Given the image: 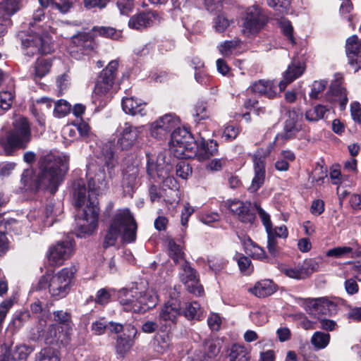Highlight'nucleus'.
I'll use <instances>...</instances> for the list:
<instances>
[{
    "label": "nucleus",
    "instance_id": "42",
    "mask_svg": "<svg viewBox=\"0 0 361 361\" xmlns=\"http://www.w3.org/2000/svg\"><path fill=\"white\" fill-rule=\"evenodd\" d=\"M193 117L196 122L207 119L209 117V111L207 109V104L206 102L199 101L195 104Z\"/></svg>",
    "mask_w": 361,
    "mask_h": 361
},
{
    "label": "nucleus",
    "instance_id": "62",
    "mask_svg": "<svg viewBox=\"0 0 361 361\" xmlns=\"http://www.w3.org/2000/svg\"><path fill=\"white\" fill-rule=\"evenodd\" d=\"M109 0H83V4L87 10H102L104 8Z\"/></svg>",
    "mask_w": 361,
    "mask_h": 361
},
{
    "label": "nucleus",
    "instance_id": "64",
    "mask_svg": "<svg viewBox=\"0 0 361 361\" xmlns=\"http://www.w3.org/2000/svg\"><path fill=\"white\" fill-rule=\"evenodd\" d=\"M238 127L233 124H229L224 128L222 133V137L225 140H232L238 136Z\"/></svg>",
    "mask_w": 361,
    "mask_h": 361
},
{
    "label": "nucleus",
    "instance_id": "43",
    "mask_svg": "<svg viewBox=\"0 0 361 361\" xmlns=\"http://www.w3.org/2000/svg\"><path fill=\"white\" fill-rule=\"evenodd\" d=\"M329 109L324 105L319 104L305 113V118L310 121H317L324 117Z\"/></svg>",
    "mask_w": 361,
    "mask_h": 361
},
{
    "label": "nucleus",
    "instance_id": "40",
    "mask_svg": "<svg viewBox=\"0 0 361 361\" xmlns=\"http://www.w3.org/2000/svg\"><path fill=\"white\" fill-rule=\"evenodd\" d=\"M206 355L208 358H205L208 361L209 359L216 357L220 352L222 342L219 339H209L204 343Z\"/></svg>",
    "mask_w": 361,
    "mask_h": 361
},
{
    "label": "nucleus",
    "instance_id": "39",
    "mask_svg": "<svg viewBox=\"0 0 361 361\" xmlns=\"http://www.w3.org/2000/svg\"><path fill=\"white\" fill-rule=\"evenodd\" d=\"M133 341L126 334L118 336L116 344V353L123 357L130 349Z\"/></svg>",
    "mask_w": 361,
    "mask_h": 361
},
{
    "label": "nucleus",
    "instance_id": "27",
    "mask_svg": "<svg viewBox=\"0 0 361 361\" xmlns=\"http://www.w3.org/2000/svg\"><path fill=\"white\" fill-rule=\"evenodd\" d=\"M73 43L84 54H89L96 47V43L92 37L86 33H80L73 37Z\"/></svg>",
    "mask_w": 361,
    "mask_h": 361
},
{
    "label": "nucleus",
    "instance_id": "48",
    "mask_svg": "<svg viewBox=\"0 0 361 361\" xmlns=\"http://www.w3.org/2000/svg\"><path fill=\"white\" fill-rule=\"evenodd\" d=\"M352 255H355V251L353 247L348 246L336 247L329 250L326 253L327 257H334L336 258H342L345 256L353 257Z\"/></svg>",
    "mask_w": 361,
    "mask_h": 361
},
{
    "label": "nucleus",
    "instance_id": "30",
    "mask_svg": "<svg viewBox=\"0 0 361 361\" xmlns=\"http://www.w3.org/2000/svg\"><path fill=\"white\" fill-rule=\"evenodd\" d=\"M245 251L253 259L264 260L267 259L264 250L254 243L250 238L244 241Z\"/></svg>",
    "mask_w": 361,
    "mask_h": 361
},
{
    "label": "nucleus",
    "instance_id": "18",
    "mask_svg": "<svg viewBox=\"0 0 361 361\" xmlns=\"http://www.w3.org/2000/svg\"><path fill=\"white\" fill-rule=\"evenodd\" d=\"M227 205L228 209L236 214L242 222L248 224L254 222L255 214L250 209V203H245L238 200H228Z\"/></svg>",
    "mask_w": 361,
    "mask_h": 361
},
{
    "label": "nucleus",
    "instance_id": "57",
    "mask_svg": "<svg viewBox=\"0 0 361 361\" xmlns=\"http://www.w3.org/2000/svg\"><path fill=\"white\" fill-rule=\"evenodd\" d=\"M328 84L326 80H315L312 85L311 92H310V97L312 99L318 98L320 93H322L326 88Z\"/></svg>",
    "mask_w": 361,
    "mask_h": 361
},
{
    "label": "nucleus",
    "instance_id": "47",
    "mask_svg": "<svg viewBox=\"0 0 361 361\" xmlns=\"http://www.w3.org/2000/svg\"><path fill=\"white\" fill-rule=\"evenodd\" d=\"M300 265L305 277H307L319 269L320 261L316 259L310 258L304 260Z\"/></svg>",
    "mask_w": 361,
    "mask_h": 361
},
{
    "label": "nucleus",
    "instance_id": "13",
    "mask_svg": "<svg viewBox=\"0 0 361 361\" xmlns=\"http://www.w3.org/2000/svg\"><path fill=\"white\" fill-rule=\"evenodd\" d=\"M74 243L71 240H65L58 242L50 247L47 257L49 263L51 266L59 267L63 264L73 254Z\"/></svg>",
    "mask_w": 361,
    "mask_h": 361
},
{
    "label": "nucleus",
    "instance_id": "9",
    "mask_svg": "<svg viewBox=\"0 0 361 361\" xmlns=\"http://www.w3.org/2000/svg\"><path fill=\"white\" fill-rule=\"evenodd\" d=\"M195 140L185 128H176L171 134L169 147L178 159H191L195 155Z\"/></svg>",
    "mask_w": 361,
    "mask_h": 361
},
{
    "label": "nucleus",
    "instance_id": "49",
    "mask_svg": "<svg viewBox=\"0 0 361 361\" xmlns=\"http://www.w3.org/2000/svg\"><path fill=\"white\" fill-rule=\"evenodd\" d=\"M33 350L34 348L30 345H17L12 353V358L14 360H25Z\"/></svg>",
    "mask_w": 361,
    "mask_h": 361
},
{
    "label": "nucleus",
    "instance_id": "1",
    "mask_svg": "<svg viewBox=\"0 0 361 361\" xmlns=\"http://www.w3.org/2000/svg\"><path fill=\"white\" fill-rule=\"evenodd\" d=\"M104 169H99L94 177L88 180V195L84 181L77 180L73 185L75 206L77 208L76 226L79 237L90 235L97 228L99 208L97 197L108 189Z\"/></svg>",
    "mask_w": 361,
    "mask_h": 361
},
{
    "label": "nucleus",
    "instance_id": "26",
    "mask_svg": "<svg viewBox=\"0 0 361 361\" xmlns=\"http://www.w3.org/2000/svg\"><path fill=\"white\" fill-rule=\"evenodd\" d=\"M254 177L247 188L250 192H257L264 184L265 180V163L259 159L253 160Z\"/></svg>",
    "mask_w": 361,
    "mask_h": 361
},
{
    "label": "nucleus",
    "instance_id": "36",
    "mask_svg": "<svg viewBox=\"0 0 361 361\" xmlns=\"http://www.w3.org/2000/svg\"><path fill=\"white\" fill-rule=\"evenodd\" d=\"M299 131V128L293 120H287L285 123V126L283 133L276 135L275 140H288L293 137Z\"/></svg>",
    "mask_w": 361,
    "mask_h": 361
},
{
    "label": "nucleus",
    "instance_id": "6",
    "mask_svg": "<svg viewBox=\"0 0 361 361\" xmlns=\"http://www.w3.org/2000/svg\"><path fill=\"white\" fill-rule=\"evenodd\" d=\"M31 140V129L28 120L23 116L16 117L13 128L1 143L6 152L25 148Z\"/></svg>",
    "mask_w": 361,
    "mask_h": 361
},
{
    "label": "nucleus",
    "instance_id": "10",
    "mask_svg": "<svg viewBox=\"0 0 361 361\" xmlns=\"http://www.w3.org/2000/svg\"><path fill=\"white\" fill-rule=\"evenodd\" d=\"M142 131V126H136L126 122L117 130L118 138L116 147L121 151L130 150L137 143Z\"/></svg>",
    "mask_w": 361,
    "mask_h": 361
},
{
    "label": "nucleus",
    "instance_id": "60",
    "mask_svg": "<svg viewBox=\"0 0 361 361\" xmlns=\"http://www.w3.org/2000/svg\"><path fill=\"white\" fill-rule=\"evenodd\" d=\"M226 164V159H213L207 163L205 169L207 171L216 172L221 171Z\"/></svg>",
    "mask_w": 361,
    "mask_h": 361
},
{
    "label": "nucleus",
    "instance_id": "21",
    "mask_svg": "<svg viewBox=\"0 0 361 361\" xmlns=\"http://www.w3.org/2000/svg\"><path fill=\"white\" fill-rule=\"evenodd\" d=\"M159 20V18L157 12H143L131 17L128 25L132 29L141 30L151 26L155 21Z\"/></svg>",
    "mask_w": 361,
    "mask_h": 361
},
{
    "label": "nucleus",
    "instance_id": "2",
    "mask_svg": "<svg viewBox=\"0 0 361 361\" xmlns=\"http://www.w3.org/2000/svg\"><path fill=\"white\" fill-rule=\"evenodd\" d=\"M69 157L60 152H51L40 157L38 171L25 169L21 175V189L31 194L49 191L54 194L68 170Z\"/></svg>",
    "mask_w": 361,
    "mask_h": 361
},
{
    "label": "nucleus",
    "instance_id": "25",
    "mask_svg": "<svg viewBox=\"0 0 361 361\" xmlns=\"http://www.w3.org/2000/svg\"><path fill=\"white\" fill-rule=\"evenodd\" d=\"M251 92L264 95L269 99L276 95V85L274 81L259 80L253 82L250 88Z\"/></svg>",
    "mask_w": 361,
    "mask_h": 361
},
{
    "label": "nucleus",
    "instance_id": "20",
    "mask_svg": "<svg viewBox=\"0 0 361 361\" xmlns=\"http://www.w3.org/2000/svg\"><path fill=\"white\" fill-rule=\"evenodd\" d=\"M140 182L139 179V169L135 165H130L124 170L122 188L126 194H132L135 188L138 186Z\"/></svg>",
    "mask_w": 361,
    "mask_h": 361
},
{
    "label": "nucleus",
    "instance_id": "31",
    "mask_svg": "<svg viewBox=\"0 0 361 361\" xmlns=\"http://www.w3.org/2000/svg\"><path fill=\"white\" fill-rule=\"evenodd\" d=\"M101 157L108 170L113 169L118 163L117 157L111 148V143L109 142L103 145L101 149Z\"/></svg>",
    "mask_w": 361,
    "mask_h": 361
},
{
    "label": "nucleus",
    "instance_id": "44",
    "mask_svg": "<svg viewBox=\"0 0 361 361\" xmlns=\"http://www.w3.org/2000/svg\"><path fill=\"white\" fill-rule=\"evenodd\" d=\"M169 255L176 264L183 259V247L180 245L177 244L173 239L169 241Z\"/></svg>",
    "mask_w": 361,
    "mask_h": 361
},
{
    "label": "nucleus",
    "instance_id": "34",
    "mask_svg": "<svg viewBox=\"0 0 361 361\" xmlns=\"http://www.w3.org/2000/svg\"><path fill=\"white\" fill-rule=\"evenodd\" d=\"M47 291H53L51 274L49 273H46L37 282L32 284L30 293Z\"/></svg>",
    "mask_w": 361,
    "mask_h": 361
},
{
    "label": "nucleus",
    "instance_id": "29",
    "mask_svg": "<svg viewBox=\"0 0 361 361\" xmlns=\"http://www.w3.org/2000/svg\"><path fill=\"white\" fill-rule=\"evenodd\" d=\"M278 290V286L270 279H263L257 281L248 288L251 293H275Z\"/></svg>",
    "mask_w": 361,
    "mask_h": 361
},
{
    "label": "nucleus",
    "instance_id": "51",
    "mask_svg": "<svg viewBox=\"0 0 361 361\" xmlns=\"http://www.w3.org/2000/svg\"><path fill=\"white\" fill-rule=\"evenodd\" d=\"M28 220L35 226H44L46 225L44 217L41 209H33L30 211L27 216Z\"/></svg>",
    "mask_w": 361,
    "mask_h": 361
},
{
    "label": "nucleus",
    "instance_id": "17",
    "mask_svg": "<svg viewBox=\"0 0 361 361\" xmlns=\"http://www.w3.org/2000/svg\"><path fill=\"white\" fill-rule=\"evenodd\" d=\"M343 79L342 74L336 73L329 90V92L333 97V101L337 102L339 104L341 111L345 109L348 102V92L346 88L343 86Z\"/></svg>",
    "mask_w": 361,
    "mask_h": 361
},
{
    "label": "nucleus",
    "instance_id": "61",
    "mask_svg": "<svg viewBox=\"0 0 361 361\" xmlns=\"http://www.w3.org/2000/svg\"><path fill=\"white\" fill-rule=\"evenodd\" d=\"M255 207L258 213L263 226L265 228L266 232L271 231L272 223L271 221L270 215L257 204H255Z\"/></svg>",
    "mask_w": 361,
    "mask_h": 361
},
{
    "label": "nucleus",
    "instance_id": "41",
    "mask_svg": "<svg viewBox=\"0 0 361 361\" xmlns=\"http://www.w3.org/2000/svg\"><path fill=\"white\" fill-rule=\"evenodd\" d=\"M330 341V335L328 333L316 331L311 338V343L316 349L325 348Z\"/></svg>",
    "mask_w": 361,
    "mask_h": 361
},
{
    "label": "nucleus",
    "instance_id": "56",
    "mask_svg": "<svg viewBox=\"0 0 361 361\" xmlns=\"http://www.w3.org/2000/svg\"><path fill=\"white\" fill-rule=\"evenodd\" d=\"M192 167L186 161H179L176 164V175L183 179H187L192 174Z\"/></svg>",
    "mask_w": 361,
    "mask_h": 361
},
{
    "label": "nucleus",
    "instance_id": "58",
    "mask_svg": "<svg viewBox=\"0 0 361 361\" xmlns=\"http://www.w3.org/2000/svg\"><path fill=\"white\" fill-rule=\"evenodd\" d=\"M269 6L280 13H286L290 4V0H267Z\"/></svg>",
    "mask_w": 361,
    "mask_h": 361
},
{
    "label": "nucleus",
    "instance_id": "63",
    "mask_svg": "<svg viewBox=\"0 0 361 361\" xmlns=\"http://www.w3.org/2000/svg\"><path fill=\"white\" fill-rule=\"evenodd\" d=\"M207 263L209 269L215 273H217L224 269L227 262L222 258L212 257L208 259Z\"/></svg>",
    "mask_w": 361,
    "mask_h": 361
},
{
    "label": "nucleus",
    "instance_id": "22",
    "mask_svg": "<svg viewBox=\"0 0 361 361\" xmlns=\"http://www.w3.org/2000/svg\"><path fill=\"white\" fill-rule=\"evenodd\" d=\"M195 155L191 159L196 158L200 161H205L215 155L217 152V143L213 140L206 141L202 139L200 144L195 142Z\"/></svg>",
    "mask_w": 361,
    "mask_h": 361
},
{
    "label": "nucleus",
    "instance_id": "53",
    "mask_svg": "<svg viewBox=\"0 0 361 361\" xmlns=\"http://www.w3.org/2000/svg\"><path fill=\"white\" fill-rule=\"evenodd\" d=\"M231 23L224 14H219L214 19V27L216 32H223Z\"/></svg>",
    "mask_w": 361,
    "mask_h": 361
},
{
    "label": "nucleus",
    "instance_id": "16",
    "mask_svg": "<svg viewBox=\"0 0 361 361\" xmlns=\"http://www.w3.org/2000/svg\"><path fill=\"white\" fill-rule=\"evenodd\" d=\"M75 272L76 268L71 266L62 269L54 276H51L52 290L59 291V293L68 291Z\"/></svg>",
    "mask_w": 361,
    "mask_h": 361
},
{
    "label": "nucleus",
    "instance_id": "37",
    "mask_svg": "<svg viewBox=\"0 0 361 361\" xmlns=\"http://www.w3.org/2000/svg\"><path fill=\"white\" fill-rule=\"evenodd\" d=\"M229 357L230 361H249L250 357L247 349L238 344L232 345Z\"/></svg>",
    "mask_w": 361,
    "mask_h": 361
},
{
    "label": "nucleus",
    "instance_id": "15",
    "mask_svg": "<svg viewBox=\"0 0 361 361\" xmlns=\"http://www.w3.org/2000/svg\"><path fill=\"white\" fill-rule=\"evenodd\" d=\"M298 304L310 314L319 316L326 314L329 312V307L332 302L326 298H302L298 299Z\"/></svg>",
    "mask_w": 361,
    "mask_h": 361
},
{
    "label": "nucleus",
    "instance_id": "46",
    "mask_svg": "<svg viewBox=\"0 0 361 361\" xmlns=\"http://www.w3.org/2000/svg\"><path fill=\"white\" fill-rule=\"evenodd\" d=\"M241 41L238 39L225 41L218 47V49L223 56H228L233 54V51L239 47Z\"/></svg>",
    "mask_w": 361,
    "mask_h": 361
},
{
    "label": "nucleus",
    "instance_id": "14",
    "mask_svg": "<svg viewBox=\"0 0 361 361\" xmlns=\"http://www.w3.org/2000/svg\"><path fill=\"white\" fill-rule=\"evenodd\" d=\"M180 279L185 285L189 293H202L204 288L197 279V271L187 262L182 265Z\"/></svg>",
    "mask_w": 361,
    "mask_h": 361
},
{
    "label": "nucleus",
    "instance_id": "38",
    "mask_svg": "<svg viewBox=\"0 0 361 361\" xmlns=\"http://www.w3.org/2000/svg\"><path fill=\"white\" fill-rule=\"evenodd\" d=\"M192 63L195 64V78L196 81L201 85H208L210 81V77L203 69V62L201 61L199 59H194Z\"/></svg>",
    "mask_w": 361,
    "mask_h": 361
},
{
    "label": "nucleus",
    "instance_id": "32",
    "mask_svg": "<svg viewBox=\"0 0 361 361\" xmlns=\"http://www.w3.org/2000/svg\"><path fill=\"white\" fill-rule=\"evenodd\" d=\"M295 159V154L290 150H283L275 162V168L279 171H287L289 169L290 163Z\"/></svg>",
    "mask_w": 361,
    "mask_h": 361
},
{
    "label": "nucleus",
    "instance_id": "33",
    "mask_svg": "<svg viewBox=\"0 0 361 361\" xmlns=\"http://www.w3.org/2000/svg\"><path fill=\"white\" fill-rule=\"evenodd\" d=\"M19 9L18 0H4L0 4V17L8 20V18Z\"/></svg>",
    "mask_w": 361,
    "mask_h": 361
},
{
    "label": "nucleus",
    "instance_id": "12",
    "mask_svg": "<svg viewBox=\"0 0 361 361\" xmlns=\"http://www.w3.org/2000/svg\"><path fill=\"white\" fill-rule=\"evenodd\" d=\"M180 120L174 114H166L150 124L149 133L152 137L162 140L177 127Z\"/></svg>",
    "mask_w": 361,
    "mask_h": 361
},
{
    "label": "nucleus",
    "instance_id": "4",
    "mask_svg": "<svg viewBox=\"0 0 361 361\" xmlns=\"http://www.w3.org/2000/svg\"><path fill=\"white\" fill-rule=\"evenodd\" d=\"M147 174L154 181L163 182L166 185H171L165 190L163 200L166 204L176 205L180 200V193L176 189V180L170 173L173 164L166 160L165 153L160 152L157 155L147 154Z\"/></svg>",
    "mask_w": 361,
    "mask_h": 361
},
{
    "label": "nucleus",
    "instance_id": "28",
    "mask_svg": "<svg viewBox=\"0 0 361 361\" xmlns=\"http://www.w3.org/2000/svg\"><path fill=\"white\" fill-rule=\"evenodd\" d=\"M52 66L51 58H39L33 66V78L37 80L44 77L50 71Z\"/></svg>",
    "mask_w": 361,
    "mask_h": 361
},
{
    "label": "nucleus",
    "instance_id": "11",
    "mask_svg": "<svg viewBox=\"0 0 361 361\" xmlns=\"http://www.w3.org/2000/svg\"><path fill=\"white\" fill-rule=\"evenodd\" d=\"M182 314L181 301L176 295H170L169 299L164 303L159 312V321L162 326L161 329L165 331L177 323L178 318Z\"/></svg>",
    "mask_w": 361,
    "mask_h": 361
},
{
    "label": "nucleus",
    "instance_id": "3",
    "mask_svg": "<svg viewBox=\"0 0 361 361\" xmlns=\"http://www.w3.org/2000/svg\"><path fill=\"white\" fill-rule=\"evenodd\" d=\"M39 2L42 8L34 11L32 21L30 23V31L33 34L22 40L24 53L28 56H32L36 54H49L54 49L48 30L52 32L50 27L43 28L37 32L31 30V27H34L38 22L42 21L44 18V8L50 7L52 10L66 13L73 6V0H39Z\"/></svg>",
    "mask_w": 361,
    "mask_h": 361
},
{
    "label": "nucleus",
    "instance_id": "35",
    "mask_svg": "<svg viewBox=\"0 0 361 361\" xmlns=\"http://www.w3.org/2000/svg\"><path fill=\"white\" fill-rule=\"evenodd\" d=\"M62 334V331L56 324L50 325L44 335V339L46 344L55 345L58 344Z\"/></svg>",
    "mask_w": 361,
    "mask_h": 361
},
{
    "label": "nucleus",
    "instance_id": "19",
    "mask_svg": "<svg viewBox=\"0 0 361 361\" xmlns=\"http://www.w3.org/2000/svg\"><path fill=\"white\" fill-rule=\"evenodd\" d=\"M345 49L350 64L355 71H358L361 68V40L358 39L357 35L350 37L346 40Z\"/></svg>",
    "mask_w": 361,
    "mask_h": 361
},
{
    "label": "nucleus",
    "instance_id": "52",
    "mask_svg": "<svg viewBox=\"0 0 361 361\" xmlns=\"http://www.w3.org/2000/svg\"><path fill=\"white\" fill-rule=\"evenodd\" d=\"M71 111L70 104L64 99H60L55 103L54 115L56 117H64Z\"/></svg>",
    "mask_w": 361,
    "mask_h": 361
},
{
    "label": "nucleus",
    "instance_id": "23",
    "mask_svg": "<svg viewBox=\"0 0 361 361\" xmlns=\"http://www.w3.org/2000/svg\"><path fill=\"white\" fill-rule=\"evenodd\" d=\"M121 106L123 111L127 114L143 116L147 114L146 103L133 97H123Z\"/></svg>",
    "mask_w": 361,
    "mask_h": 361
},
{
    "label": "nucleus",
    "instance_id": "59",
    "mask_svg": "<svg viewBox=\"0 0 361 361\" xmlns=\"http://www.w3.org/2000/svg\"><path fill=\"white\" fill-rule=\"evenodd\" d=\"M14 98L11 91H2L0 92V107L4 110L11 108Z\"/></svg>",
    "mask_w": 361,
    "mask_h": 361
},
{
    "label": "nucleus",
    "instance_id": "8",
    "mask_svg": "<svg viewBox=\"0 0 361 361\" xmlns=\"http://www.w3.org/2000/svg\"><path fill=\"white\" fill-rule=\"evenodd\" d=\"M266 11L259 5L249 6L242 16L241 32L247 38L256 37L269 22Z\"/></svg>",
    "mask_w": 361,
    "mask_h": 361
},
{
    "label": "nucleus",
    "instance_id": "45",
    "mask_svg": "<svg viewBox=\"0 0 361 361\" xmlns=\"http://www.w3.org/2000/svg\"><path fill=\"white\" fill-rule=\"evenodd\" d=\"M185 317L188 319H199L202 314L200 305L197 302H188L185 304L183 310Z\"/></svg>",
    "mask_w": 361,
    "mask_h": 361
},
{
    "label": "nucleus",
    "instance_id": "5",
    "mask_svg": "<svg viewBox=\"0 0 361 361\" xmlns=\"http://www.w3.org/2000/svg\"><path fill=\"white\" fill-rule=\"evenodd\" d=\"M137 224L128 208L119 209L111 217L104 236L103 247L114 246L119 237L124 243H132L136 240Z\"/></svg>",
    "mask_w": 361,
    "mask_h": 361
},
{
    "label": "nucleus",
    "instance_id": "55",
    "mask_svg": "<svg viewBox=\"0 0 361 361\" xmlns=\"http://www.w3.org/2000/svg\"><path fill=\"white\" fill-rule=\"evenodd\" d=\"M36 358L38 361H60L59 357L54 351L50 348H45L37 355Z\"/></svg>",
    "mask_w": 361,
    "mask_h": 361
},
{
    "label": "nucleus",
    "instance_id": "54",
    "mask_svg": "<svg viewBox=\"0 0 361 361\" xmlns=\"http://www.w3.org/2000/svg\"><path fill=\"white\" fill-rule=\"evenodd\" d=\"M276 141L275 140L274 142H269L265 148L258 149L253 155L252 161L259 159L262 163H264V159L269 156L273 150Z\"/></svg>",
    "mask_w": 361,
    "mask_h": 361
},
{
    "label": "nucleus",
    "instance_id": "50",
    "mask_svg": "<svg viewBox=\"0 0 361 361\" xmlns=\"http://www.w3.org/2000/svg\"><path fill=\"white\" fill-rule=\"evenodd\" d=\"M92 30L102 37H110L114 39H118L121 35L119 31L111 27L95 26L92 28Z\"/></svg>",
    "mask_w": 361,
    "mask_h": 361
},
{
    "label": "nucleus",
    "instance_id": "7",
    "mask_svg": "<svg viewBox=\"0 0 361 361\" xmlns=\"http://www.w3.org/2000/svg\"><path fill=\"white\" fill-rule=\"evenodd\" d=\"M118 68V61L113 60L98 75L94 88V98L99 100V105L106 104L111 97L116 85Z\"/></svg>",
    "mask_w": 361,
    "mask_h": 361
},
{
    "label": "nucleus",
    "instance_id": "24",
    "mask_svg": "<svg viewBox=\"0 0 361 361\" xmlns=\"http://www.w3.org/2000/svg\"><path fill=\"white\" fill-rule=\"evenodd\" d=\"M305 71V66L300 62L293 61L288 66L283 75V80L279 83L281 91L286 89L288 85L300 77Z\"/></svg>",
    "mask_w": 361,
    "mask_h": 361
}]
</instances>
